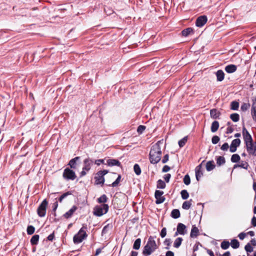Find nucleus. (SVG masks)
Returning a JSON list of instances; mask_svg holds the SVG:
<instances>
[{
    "label": "nucleus",
    "mask_w": 256,
    "mask_h": 256,
    "mask_svg": "<svg viewBox=\"0 0 256 256\" xmlns=\"http://www.w3.org/2000/svg\"><path fill=\"white\" fill-rule=\"evenodd\" d=\"M162 144L161 141H158L152 146L150 152V160L152 164H156L158 162L162 157V151L160 144Z\"/></svg>",
    "instance_id": "obj_1"
},
{
    "label": "nucleus",
    "mask_w": 256,
    "mask_h": 256,
    "mask_svg": "<svg viewBox=\"0 0 256 256\" xmlns=\"http://www.w3.org/2000/svg\"><path fill=\"white\" fill-rule=\"evenodd\" d=\"M157 246L155 240L152 236L148 238L147 244L144 246L142 254L144 256L150 255L156 249Z\"/></svg>",
    "instance_id": "obj_2"
},
{
    "label": "nucleus",
    "mask_w": 256,
    "mask_h": 256,
    "mask_svg": "<svg viewBox=\"0 0 256 256\" xmlns=\"http://www.w3.org/2000/svg\"><path fill=\"white\" fill-rule=\"evenodd\" d=\"M108 210V206L107 204H102L100 206H96L94 208V215L100 216L106 214Z\"/></svg>",
    "instance_id": "obj_3"
},
{
    "label": "nucleus",
    "mask_w": 256,
    "mask_h": 256,
    "mask_svg": "<svg viewBox=\"0 0 256 256\" xmlns=\"http://www.w3.org/2000/svg\"><path fill=\"white\" fill-rule=\"evenodd\" d=\"M87 236V234L85 230H84V228H82L80 229L77 234L74 235V236L73 240L74 244H79Z\"/></svg>",
    "instance_id": "obj_4"
},
{
    "label": "nucleus",
    "mask_w": 256,
    "mask_h": 256,
    "mask_svg": "<svg viewBox=\"0 0 256 256\" xmlns=\"http://www.w3.org/2000/svg\"><path fill=\"white\" fill-rule=\"evenodd\" d=\"M93 163V160L90 158H86L84 160V166L82 170L80 172V176H83L86 174V172L90 170Z\"/></svg>",
    "instance_id": "obj_5"
},
{
    "label": "nucleus",
    "mask_w": 256,
    "mask_h": 256,
    "mask_svg": "<svg viewBox=\"0 0 256 256\" xmlns=\"http://www.w3.org/2000/svg\"><path fill=\"white\" fill-rule=\"evenodd\" d=\"M48 204V201L45 199L44 200L41 204L39 206L38 210L37 212L38 215L40 217H44L45 216L46 214V207Z\"/></svg>",
    "instance_id": "obj_6"
},
{
    "label": "nucleus",
    "mask_w": 256,
    "mask_h": 256,
    "mask_svg": "<svg viewBox=\"0 0 256 256\" xmlns=\"http://www.w3.org/2000/svg\"><path fill=\"white\" fill-rule=\"evenodd\" d=\"M108 172L107 170H104L99 171L96 174V176L94 177L96 180L95 182L96 184H104V176Z\"/></svg>",
    "instance_id": "obj_7"
},
{
    "label": "nucleus",
    "mask_w": 256,
    "mask_h": 256,
    "mask_svg": "<svg viewBox=\"0 0 256 256\" xmlns=\"http://www.w3.org/2000/svg\"><path fill=\"white\" fill-rule=\"evenodd\" d=\"M62 176L67 180H74L76 178L75 172L69 168H66L64 170Z\"/></svg>",
    "instance_id": "obj_8"
},
{
    "label": "nucleus",
    "mask_w": 256,
    "mask_h": 256,
    "mask_svg": "<svg viewBox=\"0 0 256 256\" xmlns=\"http://www.w3.org/2000/svg\"><path fill=\"white\" fill-rule=\"evenodd\" d=\"M246 144L248 152L250 155L256 156V142L252 141Z\"/></svg>",
    "instance_id": "obj_9"
},
{
    "label": "nucleus",
    "mask_w": 256,
    "mask_h": 256,
    "mask_svg": "<svg viewBox=\"0 0 256 256\" xmlns=\"http://www.w3.org/2000/svg\"><path fill=\"white\" fill-rule=\"evenodd\" d=\"M164 192L162 191L159 190H156L154 196L156 198V204H162L164 201L165 198L162 196Z\"/></svg>",
    "instance_id": "obj_10"
},
{
    "label": "nucleus",
    "mask_w": 256,
    "mask_h": 256,
    "mask_svg": "<svg viewBox=\"0 0 256 256\" xmlns=\"http://www.w3.org/2000/svg\"><path fill=\"white\" fill-rule=\"evenodd\" d=\"M242 135L246 144L252 141L251 135L244 127L242 128Z\"/></svg>",
    "instance_id": "obj_11"
},
{
    "label": "nucleus",
    "mask_w": 256,
    "mask_h": 256,
    "mask_svg": "<svg viewBox=\"0 0 256 256\" xmlns=\"http://www.w3.org/2000/svg\"><path fill=\"white\" fill-rule=\"evenodd\" d=\"M240 144V140L239 138L234 140L230 146V150L231 152H234L236 150V148Z\"/></svg>",
    "instance_id": "obj_12"
},
{
    "label": "nucleus",
    "mask_w": 256,
    "mask_h": 256,
    "mask_svg": "<svg viewBox=\"0 0 256 256\" xmlns=\"http://www.w3.org/2000/svg\"><path fill=\"white\" fill-rule=\"evenodd\" d=\"M207 20V17L206 16H200L197 18L196 24L198 27H202L206 22Z\"/></svg>",
    "instance_id": "obj_13"
},
{
    "label": "nucleus",
    "mask_w": 256,
    "mask_h": 256,
    "mask_svg": "<svg viewBox=\"0 0 256 256\" xmlns=\"http://www.w3.org/2000/svg\"><path fill=\"white\" fill-rule=\"evenodd\" d=\"M177 231L180 234L184 235L186 233V226L182 223H178L177 226Z\"/></svg>",
    "instance_id": "obj_14"
},
{
    "label": "nucleus",
    "mask_w": 256,
    "mask_h": 256,
    "mask_svg": "<svg viewBox=\"0 0 256 256\" xmlns=\"http://www.w3.org/2000/svg\"><path fill=\"white\" fill-rule=\"evenodd\" d=\"M78 208L76 206H72V207L66 212L64 214V216L66 218H70L74 212L77 210Z\"/></svg>",
    "instance_id": "obj_15"
},
{
    "label": "nucleus",
    "mask_w": 256,
    "mask_h": 256,
    "mask_svg": "<svg viewBox=\"0 0 256 256\" xmlns=\"http://www.w3.org/2000/svg\"><path fill=\"white\" fill-rule=\"evenodd\" d=\"M199 234V230L195 226H193L190 232V236L191 238H194L197 237Z\"/></svg>",
    "instance_id": "obj_16"
},
{
    "label": "nucleus",
    "mask_w": 256,
    "mask_h": 256,
    "mask_svg": "<svg viewBox=\"0 0 256 256\" xmlns=\"http://www.w3.org/2000/svg\"><path fill=\"white\" fill-rule=\"evenodd\" d=\"M107 164L108 166H120V162L117 160L115 159H109L107 160Z\"/></svg>",
    "instance_id": "obj_17"
},
{
    "label": "nucleus",
    "mask_w": 256,
    "mask_h": 256,
    "mask_svg": "<svg viewBox=\"0 0 256 256\" xmlns=\"http://www.w3.org/2000/svg\"><path fill=\"white\" fill-rule=\"evenodd\" d=\"M236 70V66L234 64H229L226 66L225 70L228 73H232Z\"/></svg>",
    "instance_id": "obj_18"
},
{
    "label": "nucleus",
    "mask_w": 256,
    "mask_h": 256,
    "mask_svg": "<svg viewBox=\"0 0 256 256\" xmlns=\"http://www.w3.org/2000/svg\"><path fill=\"white\" fill-rule=\"evenodd\" d=\"M216 79L218 81L222 82L224 78V74L222 70H218L216 72Z\"/></svg>",
    "instance_id": "obj_19"
},
{
    "label": "nucleus",
    "mask_w": 256,
    "mask_h": 256,
    "mask_svg": "<svg viewBox=\"0 0 256 256\" xmlns=\"http://www.w3.org/2000/svg\"><path fill=\"white\" fill-rule=\"evenodd\" d=\"M202 168V164L198 165L196 168V176L197 180H199L200 178L202 175V173L200 170Z\"/></svg>",
    "instance_id": "obj_20"
},
{
    "label": "nucleus",
    "mask_w": 256,
    "mask_h": 256,
    "mask_svg": "<svg viewBox=\"0 0 256 256\" xmlns=\"http://www.w3.org/2000/svg\"><path fill=\"white\" fill-rule=\"evenodd\" d=\"M79 159H80L79 156H76V157L72 159L69 162L68 165L70 166L72 168L75 169L76 168V162Z\"/></svg>",
    "instance_id": "obj_21"
},
{
    "label": "nucleus",
    "mask_w": 256,
    "mask_h": 256,
    "mask_svg": "<svg viewBox=\"0 0 256 256\" xmlns=\"http://www.w3.org/2000/svg\"><path fill=\"white\" fill-rule=\"evenodd\" d=\"M210 116L214 119L217 118L220 115L219 112L216 109H212L210 111Z\"/></svg>",
    "instance_id": "obj_22"
},
{
    "label": "nucleus",
    "mask_w": 256,
    "mask_h": 256,
    "mask_svg": "<svg viewBox=\"0 0 256 256\" xmlns=\"http://www.w3.org/2000/svg\"><path fill=\"white\" fill-rule=\"evenodd\" d=\"M249 165L246 162H242L240 164H235L234 166V168H236L238 167H240L246 170H248Z\"/></svg>",
    "instance_id": "obj_23"
},
{
    "label": "nucleus",
    "mask_w": 256,
    "mask_h": 256,
    "mask_svg": "<svg viewBox=\"0 0 256 256\" xmlns=\"http://www.w3.org/2000/svg\"><path fill=\"white\" fill-rule=\"evenodd\" d=\"M219 128V123L218 121H214L211 126L210 130L212 132H214L218 130Z\"/></svg>",
    "instance_id": "obj_24"
},
{
    "label": "nucleus",
    "mask_w": 256,
    "mask_h": 256,
    "mask_svg": "<svg viewBox=\"0 0 256 256\" xmlns=\"http://www.w3.org/2000/svg\"><path fill=\"white\" fill-rule=\"evenodd\" d=\"M214 161H208L206 164V169L208 171H210L215 168Z\"/></svg>",
    "instance_id": "obj_25"
},
{
    "label": "nucleus",
    "mask_w": 256,
    "mask_h": 256,
    "mask_svg": "<svg viewBox=\"0 0 256 256\" xmlns=\"http://www.w3.org/2000/svg\"><path fill=\"white\" fill-rule=\"evenodd\" d=\"M39 235L35 234L33 236L30 240V243L32 245H36L38 244L39 240Z\"/></svg>",
    "instance_id": "obj_26"
},
{
    "label": "nucleus",
    "mask_w": 256,
    "mask_h": 256,
    "mask_svg": "<svg viewBox=\"0 0 256 256\" xmlns=\"http://www.w3.org/2000/svg\"><path fill=\"white\" fill-rule=\"evenodd\" d=\"M192 200L184 202L182 205V208L184 210H188L192 206Z\"/></svg>",
    "instance_id": "obj_27"
},
{
    "label": "nucleus",
    "mask_w": 256,
    "mask_h": 256,
    "mask_svg": "<svg viewBox=\"0 0 256 256\" xmlns=\"http://www.w3.org/2000/svg\"><path fill=\"white\" fill-rule=\"evenodd\" d=\"M171 216L174 218H178L180 216V212L178 209H174L171 212Z\"/></svg>",
    "instance_id": "obj_28"
},
{
    "label": "nucleus",
    "mask_w": 256,
    "mask_h": 256,
    "mask_svg": "<svg viewBox=\"0 0 256 256\" xmlns=\"http://www.w3.org/2000/svg\"><path fill=\"white\" fill-rule=\"evenodd\" d=\"M141 244V240L140 238H137L135 242H134L133 245V248L134 250H138L140 248Z\"/></svg>",
    "instance_id": "obj_29"
},
{
    "label": "nucleus",
    "mask_w": 256,
    "mask_h": 256,
    "mask_svg": "<svg viewBox=\"0 0 256 256\" xmlns=\"http://www.w3.org/2000/svg\"><path fill=\"white\" fill-rule=\"evenodd\" d=\"M251 114L253 120L256 122V105L254 104L252 105Z\"/></svg>",
    "instance_id": "obj_30"
},
{
    "label": "nucleus",
    "mask_w": 256,
    "mask_h": 256,
    "mask_svg": "<svg viewBox=\"0 0 256 256\" xmlns=\"http://www.w3.org/2000/svg\"><path fill=\"white\" fill-rule=\"evenodd\" d=\"M193 32V30L191 28H188L183 30L182 32L183 36H186Z\"/></svg>",
    "instance_id": "obj_31"
},
{
    "label": "nucleus",
    "mask_w": 256,
    "mask_h": 256,
    "mask_svg": "<svg viewBox=\"0 0 256 256\" xmlns=\"http://www.w3.org/2000/svg\"><path fill=\"white\" fill-rule=\"evenodd\" d=\"M230 244L233 248H238L240 246L238 241L236 239H234L231 240Z\"/></svg>",
    "instance_id": "obj_32"
},
{
    "label": "nucleus",
    "mask_w": 256,
    "mask_h": 256,
    "mask_svg": "<svg viewBox=\"0 0 256 256\" xmlns=\"http://www.w3.org/2000/svg\"><path fill=\"white\" fill-rule=\"evenodd\" d=\"M226 162L225 158L222 156H219L216 158V164L218 166H221Z\"/></svg>",
    "instance_id": "obj_33"
},
{
    "label": "nucleus",
    "mask_w": 256,
    "mask_h": 256,
    "mask_svg": "<svg viewBox=\"0 0 256 256\" xmlns=\"http://www.w3.org/2000/svg\"><path fill=\"white\" fill-rule=\"evenodd\" d=\"M182 241V238H176L174 244V247L178 248L181 245Z\"/></svg>",
    "instance_id": "obj_34"
},
{
    "label": "nucleus",
    "mask_w": 256,
    "mask_h": 256,
    "mask_svg": "<svg viewBox=\"0 0 256 256\" xmlns=\"http://www.w3.org/2000/svg\"><path fill=\"white\" fill-rule=\"evenodd\" d=\"M230 118L233 122H237L239 120L240 116L238 114L234 113L230 114Z\"/></svg>",
    "instance_id": "obj_35"
},
{
    "label": "nucleus",
    "mask_w": 256,
    "mask_h": 256,
    "mask_svg": "<svg viewBox=\"0 0 256 256\" xmlns=\"http://www.w3.org/2000/svg\"><path fill=\"white\" fill-rule=\"evenodd\" d=\"M156 186H157L158 188L163 189V188H164L166 187V184L162 180H159L157 182Z\"/></svg>",
    "instance_id": "obj_36"
},
{
    "label": "nucleus",
    "mask_w": 256,
    "mask_h": 256,
    "mask_svg": "<svg viewBox=\"0 0 256 256\" xmlns=\"http://www.w3.org/2000/svg\"><path fill=\"white\" fill-rule=\"evenodd\" d=\"M230 242H229L227 240H224L221 243L220 246L222 249L223 250H226L228 249L230 246Z\"/></svg>",
    "instance_id": "obj_37"
},
{
    "label": "nucleus",
    "mask_w": 256,
    "mask_h": 256,
    "mask_svg": "<svg viewBox=\"0 0 256 256\" xmlns=\"http://www.w3.org/2000/svg\"><path fill=\"white\" fill-rule=\"evenodd\" d=\"M239 107V104L236 101H233L230 104V108L232 110H237Z\"/></svg>",
    "instance_id": "obj_38"
},
{
    "label": "nucleus",
    "mask_w": 256,
    "mask_h": 256,
    "mask_svg": "<svg viewBox=\"0 0 256 256\" xmlns=\"http://www.w3.org/2000/svg\"><path fill=\"white\" fill-rule=\"evenodd\" d=\"M240 156L238 154H234L231 157V161L232 162H237L240 160Z\"/></svg>",
    "instance_id": "obj_39"
},
{
    "label": "nucleus",
    "mask_w": 256,
    "mask_h": 256,
    "mask_svg": "<svg viewBox=\"0 0 256 256\" xmlns=\"http://www.w3.org/2000/svg\"><path fill=\"white\" fill-rule=\"evenodd\" d=\"M182 198L183 200H186L189 194L186 190H182L180 192Z\"/></svg>",
    "instance_id": "obj_40"
},
{
    "label": "nucleus",
    "mask_w": 256,
    "mask_h": 256,
    "mask_svg": "<svg viewBox=\"0 0 256 256\" xmlns=\"http://www.w3.org/2000/svg\"><path fill=\"white\" fill-rule=\"evenodd\" d=\"M108 198L106 194L102 195L98 198V203H104L107 202Z\"/></svg>",
    "instance_id": "obj_41"
},
{
    "label": "nucleus",
    "mask_w": 256,
    "mask_h": 256,
    "mask_svg": "<svg viewBox=\"0 0 256 256\" xmlns=\"http://www.w3.org/2000/svg\"><path fill=\"white\" fill-rule=\"evenodd\" d=\"M134 172L136 175H140L141 173V169L138 164H135L134 166Z\"/></svg>",
    "instance_id": "obj_42"
},
{
    "label": "nucleus",
    "mask_w": 256,
    "mask_h": 256,
    "mask_svg": "<svg viewBox=\"0 0 256 256\" xmlns=\"http://www.w3.org/2000/svg\"><path fill=\"white\" fill-rule=\"evenodd\" d=\"M35 228L32 226H29L27 228V233L29 235L33 234L34 232Z\"/></svg>",
    "instance_id": "obj_43"
},
{
    "label": "nucleus",
    "mask_w": 256,
    "mask_h": 256,
    "mask_svg": "<svg viewBox=\"0 0 256 256\" xmlns=\"http://www.w3.org/2000/svg\"><path fill=\"white\" fill-rule=\"evenodd\" d=\"M120 178H121L120 175H118V176L116 180L114 182H113L112 184H110L109 186H112V187L116 186L118 184L120 183Z\"/></svg>",
    "instance_id": "obj_44"
},
{
    "label": "nucleus",
    "mask_w": 256,
    "mask_h": 256,
    "mask_svg": "<svg viewBox=\"0 0 256 256\" xmlns=\"http://www.w3.org/2000/svg\"><path fill=\"white\" fill-rule=\"evenodd\" d=\"M188 140V138L187 136H185L183 138H182V140H180L179 142H178V145L179 146L182 148V146H184V144H186V141Z\"/></svg>",
    "instance_id": "obj_45"
},
{
    "label": "nucleus",
    "mask_w": 256,
    "mask_h": 256,
    "mask_svg": "<svg viewBox=\"0 0 256 256\" xmlns=\"http://www.w3.org/2000/svg\"><path fill=\"white\" fill-rule=\"evenodd\" d=\"M244 249L248 252H252L254 250L251 244L250 243L247 244L245 246Z\"/></svg>",
    "instance_id": "obj_46"
},
{
    "label": "nucleus",
    "mask_w": 256,
    "mask_h": 256,
    "mask_svg": "<svg viewBox=\"0 0 256 256\" xmlns=\"http://www.w3.org/2000/svg\"><path fill=\"white\" fill-rule=\"evenodd\" d=\"M184 182L186 185H188L190 182V176L188 174H186L184 176Z\"/></svg>",
    "instance_id": "obj_47"
},
{
    "label": "nucleus",
    "mask_w": 256,
    "mask_h": 256,
    "mask_svg": "<svg viewBox=\"0 0 256 256\" xmlns=\"http://www.w3.org/2000/svg\"><path fill=\"white\" fill-rule=\"evenodd\" d=\"M220 138L217 136H214L212 138V142L213 144H216L220 141Z\"/></svg>",
    "instance_id": "obj_48"
},
{
    "label": "nucleus",
    "mask_w": 256,
    "mask_h": 256,
    "mask_svg": "<svg viewBox=\"0 0 256 256\" xmlns=\"http://www.w3.org/2000/svg\"><path fill=\"white\" fill-rule=\"evenodd\" d=\"M228 144L226 142L222 146L220 149L224 151H226L228 149Z\"/></svg>",
    "instance_id": "obj_49"
},
{
    "label": "nucleus",
    "mask_w": 256,
    "mask_h": 256,
    "mask_svg": "<svg viewBox=\"0 0 256 256\" xmlns=\"http://www.w3.org/2000/svg\"><path fill=\"white\" fill-rule=\"evenodd\" d=\"M70 194L68 192H66L64 194H62L58 198V200L60 202H62L63 199L64 198H65L67 196L69 195Z\"/></svg>",
    "instance_id": "obj_50"
},
{
    "label": "nucleus",
    "mask_w": 256,
    "mask_h": 256,
    "mask_svg": "<svg viewBox=\"0 0 256 256\" xmlns=\"http://www.w3.org/2000/svg\"><path fill=\"white\" fill-rule=\"evenodd\" d=\"M166 228H164L162 230L161 232L160 233V235L161 237L163 238L166 236Z\"/></svg>",
    "instance_id": "obj_51"
},
{
    "label": "nucleus",
    "mask_w": 256,
    "mask_h": 256,
    "mask_svg": "<svg viewBox=\"0 0 256 256\" xmlns=\"http://www.w3.org/2000/svg\"><path fill=\"white\" fill-rule=\"evenodd\" d=\"M170 177H171L170 174H167L164 176V180H166V182H169Z\"/></svg>",
    "instance_id": "obj_52"
},
{
    "label": "nucleus",
    "mask_w": 256,
    "mask_h": 256,
    "mask_svg": "<svg viewBox=\"0 0 256 256\" xmlns=\"http://www.w3.org/2000/svg\"><path fill=\"white\" fill-rule=\"evenodd\" d=\"M145 128H146V127L144 126L140 125V126H138L137 131L138 132L142 133L145 130Z\"/></svg>",
    "instance_id": "obj_53"
},
{
    "label": "nucleus",
    "mask_w": 256,
    "mask_h": 256,
    "mask_svg": "<svg viewBox=\"0 0 256 256\" xmlns=\"http://www.w3.org/2000/svg\"><path fill=\"white\" fill-rule=\"evenodd\" d=\"M168 158H169L168 154H166L164 156V158L162 160V162L163 164L166 163L168 160Z\"/></svg>",
    "instance_id": "obj_54"
},
{
    "label": "nucleus",
    "mask_w": 256,
    "mask_h": 256,
    "mask_svg": "<svg viewBox=\"0 0 256 256\" xmlns=\"http://www.w3.org/2000/svg\"><path fill=\"white\" fill-rule=\"evenodd\" d=\"M249 106H250L249 104H244L241 106V109L242 110H246L249 108Z\"/></svg>",
    "instance_id": "obj_55"
},
{
    "label": "nucleus",
    "mask_w": 256,
    "mask_h": 256,
    "mask_svg": "<svg viewBox=\"0 0 256 256\" xmlns=\"http://www.w3.org/2000/svg\"><path fill=\"white\" fill-rule=\"evenodd\" d=\"M246 236V234L244 232H241L238 236L239 238L242 240H244Z\"/></svg>",
    "instance_id": "obj_56"
},
{
    "label": "nucleus",
    "mask_w": 256,
    "mask_h": 256,
    "mask_svg": "<svg viewBox=\"0 0 256 256\" xmlns=\"http://www.w3.org/2000/svg\"><path fill=\"white\" fill-rule=\"evenodd\" d=\"M170 170V166L166 165L163 167L162 171L164 172H168V171H169Z\"/></svg>",
    "instance_id": "obj_57"
},
{
    "label": "nucleus",
    "mask_w": 256,
    "mask_h": 256,
    "mask_svg": "<svg viewBox=\"0 0 256 256\" xmlns=\"http://www.w3.org/2000/svg\"><path fill=\"white\" fill-rule=\"evenodd\" d=\"M104 162V160H95V162L94 163L98 165V166H99L101 164H102Z\"/></svg>",
    "instance_id": "obj_58"
},
{
    "label": "nucleus",
    "mask_w": 256,
    "mask_h": 256,
    "mask_svg": "<svg viewBox=\"0 0 256 256\" xmlns=\"http://www.w3.org/2000/svg\"><path fill=\"white\" fill-rule=\"evenodd\" d=\"M58 202L56 200L54 203V204L53 206H52V210L55 212L56 210L58 208Z\"/></svg>",
    "instance_id": "obj_59"
},
{
    "label": "nucleus",
    "mask_w": 256,
    "mask_h": 256,
    "mask_svg": "<svg viewBox=\"0 0 256 256\" xmlns=\"http://www.w3.org/2000/svg\"><path fill=\"white\" fill-rule=\"evenodd\" d=\"M251 223L254 226H256V217L254 216L252 218Z\"/></svg>",
    "instance_id": "obj_60"
},
{
    "label": "nucleus",
    "mask_w": 256,
    "mask_h": 256,
    "mask_svg": "<svg viewBox=\"0 0 256 256\" xmlns=\"http://www.w3.org/2000/svg\"><path fill=\"white\" fill-rule=\"evenodd\" d=\"M54 233L53 234H50L48 236V240H50V241H52L54 238Z\"/></svg>",
    "instance_id": "obj_61"
},
{
    "label": "nucleus",
    "mask_w": 256,
    "mask_h": 256,
    "mask_svg": "<svg viewBox=\"0 0 256 256\" xmlns=\"http://www.w3.org/2000/svg\"><path fill=\"white\" fill-rule=\"evenodd\" d=\"M233 132V128L231 127H228L226 129L227 134H231Z\"/></svg>",
    "instance_id": "obj_62"
},
{
    "label": "nucleus",
    "mask_w": 256,
    "mask_h": 256,
    "mask_svg": "<svg viewBox=\"0 0 256 256\" xmlns=\"http://www.w3.org/2000/svg\"><path fill=\"white\" fill-rule=\"evenodd\" d=\"M166 256H174V253L172 251H168L166 252Z\"/></svg>",
    "instance_id": "obj_63"
},
{
    "label": "nucleus",
    "mask_w": 256,
    "mask_h": 256,
    "mask_svg": "<svg viewBox=\"0 0 256 256\" xmlns=\"http://www.w3.org/2000/svg\"><path fill=\"white\" fill-rule=\"evenodd\" d=\"M206 252L210 256H214V252L211 250L208 249Z\"/></svg>",
    "instance_id": "obj_64"
}]
</instances>
